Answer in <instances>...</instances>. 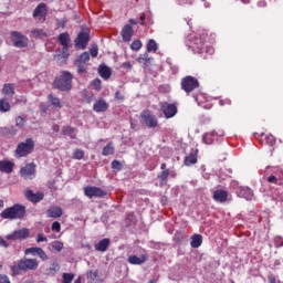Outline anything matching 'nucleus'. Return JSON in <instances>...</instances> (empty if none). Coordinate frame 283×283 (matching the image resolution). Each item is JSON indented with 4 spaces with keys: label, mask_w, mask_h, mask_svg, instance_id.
<instances>
[{
    "label": "nucleus",
    "mask_w": 283,
    "mask_h": 283,
    "mask_svg": "<svg viewBox=\"0 0 283 283\" xmlns=\"http://www.w3.org/2000/svg\"><path fill=\"white\" fill-rule=\"evenodd\" d=\"M12 275H21V271H36L39 269V260L23 258L18 261V264L12 265L11 268Z\"/></svg>",
    "instance_id": "nucleus-1"
},
{
    "label": "nucleus",
    "mask_w": 283,
    "mask_h": 283,
    "mask_svg": "<svg viewBox=\"0 0 283 283\" xmlns=\"http://www.w3.org/2000/svg\"><path fill=\"white\" fill-rule=\"evenodd\" d=\"M0 216L3 220H23L25 218V206L17 203L6 208Z\"/></svg>",
    "instance_id": "nucleus-2"
},
{
    "label": "nucleus",
    "mask_w": 283,
    "mask_h": 283,
    "mask_svg": "<svg viewBox=\"0 0 283 283\" xmlns=\"http://www.w3.org/2000/svg\"><path fill=\"white\" fill-rule=\"evenodd\" d=\"M74 75L69 71H63L59 77L53 82V87L60 92H70L72 90V81Z\"/></svg>",
    "instance_id": "nucleus-3"
},
{
    "label": "nucleus",
    "mask_w": 283,
    "mask_h": 283,
    "mask_svg": "<svg viewBox=\"0 0 283 283\" xmlns=\"http://www.w3.org/2000/svg\"><path fill=\"white\" fill-rule=\"evenodd\" d=\"M34 151V139L27 138L25 142H21L18 144L14 157L15 158H25V156H30Z\"/></svg>",
    "instance_id": "nucleus-4"
},
{
    "label": "nucleus",
    "mask_w": 283,
    "mask_h": 283,
    "mask_svg": "<svg viewBox=\"0 0 283 283\" xmlns=\"http://www.w3.org/2000/svg\"><path fill=\"white\" fill-rule=\"evenodd\" d=\"M180 85L181 90H184L186 94H191L193 90H198V87H200V82L198 81V78L191 75H187L186 77L181 78Z\"/></svg>",
    "instance_id": "nucleus-5"
},
{
    "label": "nucleus",
    "mask_w": 283,
    "mask_h": 283,
    "mask_svg": "<svg viewBox=\"0 0 283 283\" xmlns=\"http://www.w3.org/2000/svg\"><path fill=\"white\" fill-rule=\"evenodd\" d=\"M140 123L144 127H149V129L158 127V118L149 111H144L140 114Z\"/></svg>",
    "instance_id": "nucleus-6"
},
{
    "label": "nucleus",
    "mask_w": 283,
    "mask_h": 283,
    "mask_svg": "<svg viewBox=\"0 0 283 283\" xmlns=\"http://www.w3.org/2000/svg\"><path fill=\"white\" fill-rule=\"evenodd\" d=\"M74 65L78 74H87V65H90V53H82L75 61Z\"/></svg>",
    "instance_id": "nucleus-7"
},
{
    "label": "nucleus",
    "mask_w": 283,
    "mask_h": 283,
    "mask_svg": "<svg viewBox=\"0 0 283 283\" xmlns=\"http://www.w3.org/2000/svg\"><path fill=\"white\" fill-rule=\"evenodd\" d=\"M11 41L14 45V48H28V36L23 35V33L19 32V31H12L11 32Z\"/></svg>",
    "instance_id": "nucleus-8"
},
{
    "label": "nucleus",
    "mask_w": 283,
    "mask_h": 283,
    "mask_svg": "<svg viewBox=\"0 0 283 283\" xmlns=\"http://www.w3.org/2000/svg\"><path fill=\"white\" fill-rule=\"evenodd\" d=\"M160 111L163 112L165 118H174L178 114V106L176 104H169L167 102H161L159 104Z\"/></svg>",
    "instance_id": "nucleus-9"
},
{
    "label": "nucleus",
    "mask_w": 283,
    "mask_h": 283,
    "mask_svg": "<svg viewBox=\"0 0 283 283\" xmlns=\"http://www.w3.org/2000/svg\"><path fill=\"white\" fill-rule=\"evenodd\" d=\"M127 262L133 265L140 266L147 262V251L145 249H139V256L136 254H132L127 258Z\"/></svg>",
    "instance_id": "nucleus-10"
},
{
    "label": "nucleus",
    "mask_w": 283,
    "mask_h": 283,
    "mask_svg": "<svg viewBox=\"0 0 283 283\" xmlns=\"http://www.w3.org/2000/svg\"><path fill=\"white\" fill-rule=\"evenodd\" d=\"M188 46L191 48L193 52L200 53L205 50V40L200 38V35L190 36Z\"/></svg>",
    "instance_id": "nucleus-11"
},
{
    "label": "nucleus",
    "mask_w": 283,
    "mask_h": 283,
    "mask_svg": "<svg viewBox=\"0 0 283 283\" xmlns=\"http://www.w3.org/2000/svg\"><path fill=\"white\" fill-rule=\"evenodd\" d=\"M6 238L8 240H14V241L28 240V238H30V229L22 228L20 230H15L11 234H8Z\"/></svg>",
    "instance_id": "nucleus-12"
},
{
    "label": "nucleus",
    "mask_w": 283,
    "mask_h": 283,
    "mask_svg": "<svg viewBox=\"0 0 283 283\" xmlns=\"http://www.w3.org/2000/svg\"><path fill=\"white\" fill-rule=\"evenodd\" d=\"M84 193L87 198H105V196H107L105 190L92 186L84 188Z\"/></svg>",
    "instance_id": "nucleus-13"
},
{
    "label": "nucleus",
    "mask_w": 283,
    "mask_h": 283,
    "mask_svg": "<svg viewBox=\"0 0 283 283\" xmlns=\"http://www.w3.org/2000/svg\"><path fill=\"white\" fill-rule=\"evenodd\" d=\"M34 19H39L42 23L45 22V19L48 17V4L41 2L36 6V8L33 11Z\"/></svg>",
    "instance_id": "nucleus-14"
},
{
    "label": "nucleus",
    "mask_w": 283,
    "mask_h": 283,
    "mask_svg": "<svg viewBox=\"0 0 283 283\" xmlns=\"http://www.w3.org/2000/svg\"><path fill=\"white\" fill-rule=\"evenodd\" d=\"M36 174V165L33 163L25 165L20 169V176L24 178V180H32V176Z\"/></svg>",
    "instance_id": "nucleus-15"
},
{
    "label": "nucleus",
    "mask_w": 283,
    "mask_h": 283,
    "mask_svg": "<svg viewBox=\"0 0 283 283\" xmlns=\"http://www.w3.org/2000/svg\"><path fill=\"white\" fill-rule=\"evenodd\" d=\"M75 48H80L81 50H85L87 48V43H90V33L80 32L77 38L74 41Z\"/></svg>",
    "instance_id": "nucleus-16"
},
{
    "label": "nucleus",
    "mask_w": 283,
    "mask_h": 283,
    "mask_svg": "<svg viewBox=\"0 0 283 283\" xmlns=\"http://www.w3.org/2000/svg\"><path fill=\"white\" fill-rule=\"evenodd\" d=\"M24 196L27 200H29V202H33L34 205H36V202H41V200L45 198V195H43V192L34 193V191L32 190L24 191Z\"/></svg>",
    "instance_id": "nucleus-17"
},
{
    "label": "nucleus",
    "mask_w": 283,
    "mask_h": 283,
    "mask_svg": "<svg viewBox=\"0 0 283 283\" xmlns=\"http://www.w3.org/2000/svg\"><path fill=\"white\" fill-rule=\"evenodd\" d=\"M94 112L101 113V112H107L109 109V103H107L105 99L99 98L97 99L93 105Z\"/></svg>",
    "instance_id": "nucleus-18"
},
{
    "label": "nucleus",
    "mask_w": 283,
    "mask_h": 283,
    "mask_svg": "<svg viewBox=\"0 0 283 283\" xmlns=\"http://www.w3.org/2000/svg\"><path fill=\"white\" fill-rule=\"evenodd\" d=\"M186 167H191V165H196L198 163V149H192L188 156H186L184 160Z\"/></svg>",
    "instance_id": "nucleus-19"
},
{
    "label": "nucleus",
    "mask_w": 283,
    "mask_h": 283,
    "mask_svg": "<svg viewBox=\"0 0 283 283\" xmlns=\"http://www.w3.org/2000/svg\"><path fill=\"white\" fill-rule=\"evenodd\" d=\"M212 198L216 200V202H227L229 192L227 190L218 189L213 192Z\"/></svg>",
    "instance_id": "nucleus-20"
},
{
    "label": "nucleus",
    "mask_w": 283,
    "mask_h": 283,
    "mask_svg": "<svg viewBox=\"0 0 283 283\" xmlns=\"http://www.w3.org/2000/svg\"><path fill=\"white\" fill-rule=\"evenodd\" d=\"M14 170V163L10 160H0V171L2 174H12Z\"/></svg>",
    "instance_id": "nucleus-21"
},
{
    "label": "nucleus",
    "mask_w": 283,
    "mask_h": 283,
    "mask_svg": "<svg viewBox=\"0 0 283 283\" xmlns=\"http://www.w3.org/2000/svg\"><path fill=\"white\" fill-rule=\"evenodd\" d=\"M17 126H6L0 128V135L7 136L8 138H12V136H17L18 134Z\"/></svg>",
    "instance_id": "nucleus-22"
},
{
    "label": "nucleus",
    "mask_w": 283,
    "mask_h": 283,
    "mask_svg": "<svg viewBox=\"0 0 283 283\" xmlns=\"http://www.w3.org/2000/svg\"><path fill=\"white\" fill-rule=\"evenodd\" d=\"M122 39L123 41L129 42L132 41V36H134V29L132 28V25L126 24L123 29H122Z\"/></svg>",
    "instance_id": "nucleus-23"
},
{
    "label": "nucleus",
    "mask_w": 283,
    "mask_h": 283,
    "mask_svg": "<svg viewBox=\"0 0 283 283\" xmlns=\"http://www.w3.org/2000/svg\"><path fill=\"white\" fill-rule=\"evenodd\" d=\"M61 216H63V209H61V207L59 206L51 207L46 211L48 218H61Z\"/></svg>",
    "instance_id": "nucleus-24"
},
{
    "label": "nucleus",
    "mask_w": 283,
    "mask_h": 283,
    "mask_svg": "<svg viewBox=\"0 0 283 283\" xmlns=\"http://www.w3.org/2000/svg\"><path fill=\"white\" fill-rule=\"evenodd\" d=\"M109 244H111L109 239H103L98 243L95 244V251L105 253V251H107V249H109Z\"/></svg>",
    "instance_id": "nucleus-25"
},
{
    "label": "nucleus",
    "mask_w": 283,
    "mask_h": 283,
    "mask_svg": "<svg viewBox=\"0 0 283 283\" xmlns=\"http://www.w3.org/2000/svg\"><path fill=\"white\" fill-rule=\"evenodd\" d=\"M239 195L241 198H245V200H253V190L249 187H241L239 189Z\"/></svg>",
    "instance_id": "nucleus-26"
},
{
    "label": "nucleus",
    "mask_w": 283,
    "mask_h": 283,
    "mask_svg": "<svg viewBox=\"0 0 283 283\" xmlns=\"http://www.w3.org/2000/svg\"><path fill=\"white\" fill-rule=\"evenodd\" d=\"M63 136H70L72 140H76V128L72 126H64L62 128Z\"/></svg>",
    "instance_id": "nucleus-27"
},
{
    "label": "nucleus",
    "mask_w": 283,
    "mask_h": 283,
    "mask_svg": "<svg viewBox=\"0 0 283 283\" xmlns=\"http://www.w3.org/2000/svg\"><path fill=\"white\" fill-rule=\"evenodd\" d=\"M138 63H142L145 65V67H149L151 65V61H154V57H150L148 53H144L139 55L137 59Z\"/></svg>",
    "instance_id": "nucleus-28"
},
{
    "label": "nucleus",
    "mask_w": 283,
    "mask_h": 283,
    "mask_svg": "<svg viewBox=\"0 0 283 283\" xmlns=\"http://www.w3.org/2000/svg\"><path fill=\"white\" fill-rule=\"evenodd\" d=\"M2 94H4V96H9V98H12V96H14V84H4L2 87Z\"/></svg>",
    "instance_id": "nucleus-29"
},
{
    "label": "nucleus",
    "mask_w": 283,
    "mask_h": 283,
    "mask_svg": "<svg viewBox=\"0 0 283 283\" xmlns=\"http://www.w3.org/2000/svg\"><path fill=\"white\" fill-rule=\"evenodd\" d=\"M98 73L99 76H102V78L107 80L112 76V69H109V66L106 65H99Z\"/></svg>",
    "instance_id": "nucleus-30"
},
{
    "label": "nucleus",
    "mask_w": 283,
    "mask_h": 283,
    "mask_svg": "<svg viewBox=\"0 0 283 283\" xmlns=\"http://www.w3.org/2000/svg\"><path fill=\"white\" fill-rule=\"evenodd\" d=\"M59 271H61V265L59 264V262L54 261L53 263H51L50 268L46 269V275L54 276L56 275V273H59Z\"/></svg>",
    "instance_id": "nucleus-31"
},
{
    "label": "nucleus",
    "mask_w": 283,
    "mask_h": 283,
    "mask_svg": "<svg viewBox=\"0 0 283 283\" xmlns=\"http://www.w3.org/2000/svg\"><path fill=\"white\" fill-rule=\"evenodd\" d=\"M202 245V234H195L191 238L190 247L192 249H199Z\"/></svg>",
    "instance_id": "nucleus-32"
},
{
    "label": "nucleus",
    "mask_w": 283,
    "mask_h": 283,
    "mask_svg": "<svg viewBox=\"0 0 283 283\" xmlns=\"http://www.w3.org/2000/svg\"><path fill=\"white\" fill-rule=\"evenodd\" d=\"M48 101L55 109H61V107H63V105H61V99L52 94L48 95Z\"/></svg>",
    "instance_id": "nucleus-33"
},
{
    "label": "nucleus",
    "mask_w": 283,
    "mask_h": 283,
    "mask_svg": "<svg viewBox=\"0 0 283 283\" xmlns=\"http://www.w3.org/2000/svg\"><path fill=\"white\" fill-rule=\"evenodd\" d=\"M12 109V106L10 105V102L6 98L0 99V112L2 114H6Z\"/></svg>",
    "instance_id": "nucleus-34"
},
{
    "label": "nucleus",
    "mask_w": 283,
    "mask_h": 283,
    "mask_svg": "<svg viewBox=\"0 0 283 283\" xmlns=\"http://www.w3.org/2000/svg\"><path fill=\"white\" fill-rule=\"evenodd\" d=\"M57 41L59 43L61 44V46H67L70 45V34L69 33H61L59 36H57Z\"/></svg>",
    "instance_id": "nucleus-35"
},
{
    "label": "nucleus",
    "mask_w": 283,
    "mask_h": 283,
    "mask_svg": "<svg viewBox=\"0 0 283 283\" xmlns=\"http://www.w3.org/2000/svg\"><path fill=\"white\" fill-rule=\"evenodd\" d=\"M32 39H45L48 36V33L43 31V29H34L31 31Z\"/></svg>",
    "instance_id": "nucleus-36"
},
{
    "label": "nucleus",
    "mask_w": 283,
    "mask_h": 283,
    "mask_svg": "<svg viewBox=\"0 0 283 283\" xmlns=\"http://www.w3.org/2000/svg\"><path fill=\"white\" fill-rule=\"evenodd\" d=\"M116 149L114 148V144L108 143L102 150L103 156H114Z\"/></svg>",
    "instance_id": "nucleus-37"
},
{
    "label": "nucleus",
    "mask_w": 283,
    "mask_h": 283,
    "mask_svg": "<svg viewBox=\"0 0 283 283\" xmlns=\"http://www.w3.org/2000/svg\"><path fill=\"white\" fill-rule=\"evenodd\" d=\"M169 174H171L169 170H163L157 175L158 180L160 181V185H167V180L169 178Z\"/></svg>",
    "instance_id": "nucleus-38"
},
{
    "label": "nucleus",
    "mask_w": 283,
    "mask_h": 283,
    "mask_svg": "<svg viewBox=\"0 0 283 283\" xmlns=\"http://www.w3.org/2000/svg\"><path fill=\"white\" fill-rule=\"evenodd\" d=\"M213 140H216V133H207L203 135L202 142L206 145H213Z\"/></svg>",
    "instance_id": "nucleus-39"
},
{
    "label": "nucleus",
    "mask_w": 283,
    "mask_h": 283,
    "mask_svg": "<svg viewBox=\"0 0 283 283\" xmlns=\"http://www.w3.org/2000/svg\"><path fill=\"white\" fill-rule=\"evenodd\" d=\"M147 52H158V43H156V40L148 41Z\"/></svg>",
    "instance_id": "nucleus-40"
},
{
    "label": "nucleus",
    "mask_w": 283,
    "mask_h": 283,
    "mask_svg": "<svg viewBox=\"0 0 283 283\" xmlns=\"http://www.w3.org/2000/svg\"><path fill=\"white\" fill-rule=\"evenodd\" d=\"M74 273H63L62 274V283H72L74 282Z\"/></svg>",
    "instance_id": "nucleus-41"
},
{
    "label": "nucleus",
    "mask_w": 283,
    "mask_h": 283,
    "mask_svg": "<svg viewBox=\"0 0 283 283\" xmlns=\"http://www.w3.org/2000/svg\"><path fill=\"white\" fill-rule=\"evenodd\" d=\"M74 160H83L85 158V151L83 149H75L73 153Z\"/></svg>",
    "instance_id": "nucleus-42"
},
{
    "label": "nucleus",
    "mask_w": 283,
    "mask_h": 283,
    "mask_svg": "<svg viewBox=\"0 0 283 283\" xmlns=\"http://www.w3.org/2000/svg\"><path fill=\"white\" fill-rule=\"evenodd\" d=\"M15 127H18V129H23V127H25V117L23 116L15 117Z\"/></svg>",
    "instance_id": "nucleus-43"
},
{
    "label": "nucleus",
    "mask_w": 283,
    "mask_h": 283,
    "mask_svg": "<svg viewBox=\"0 0 283 283\" xmlns=\"http://www.w3.org/2000/svg\"><path fill=\"white\" fill-rule=\"evenodd\" d=\"M268 182H270V185H283V181L275 175L269 176Z\"/></svg>",
    "instance_id": "nucleus-44"
},
{
    "label": "nucleus",
    "mask_w": 283,
    "mask_h": 283,
    "mask_svg": "<svg viewBox=\"0 0 283 283\" xmlns=\"http://www.w3.org/2000/svg\"><path fill=\"white\" fill-rule=\"evenodd\" d=\"M50 247L53 249V251L61 252L63 251V242L61 241H53Z\"/></svg>",
    "instance_id": "nucleus-45"
},
{
    "label": "nucleus",
    "mask_w": 283,
    "mask_h": 283,
    "mask_svg": "<svg viewBox=\"0 0 283 283\" xmlns=\"http://www.w3.org/2000/svg\"><path fill=\"white\" fill-rule=\"evenodd\" d=\"M140 48H143V42H140V40H135L130 44V49L134 50L135 52H138V50H140Z\"/></svg>",
    "instance_id": "nucleus-46"
},
{
    "label": "nucleus",
    "mask_w": 283,
    "mask_h": 283,
    "mask_svg": "<svg viewBox=\"0 0 283 283\" xmlns=\"http://www.w3.org/2000/svg\"><path fill=\"white\" fill-rule=\"evenodd\" d=\"M41 248H29L24 250V255H38Z\"/></svg>",
    "instance_id": "nucleus-47"
},
{
    "label": "nucleus",
    "mask_w": 283,
    "mask_h": 283,
    "mask_svg": "<svg viewBox=\"0 0 283 283\" xmlns=\"http://www.w3.org/2000/svg\"><path fill=\"white\" fill-rule=\"evenodd\" d=\"M265 143H266V145H269L270 147H273V145H275V136H273V135H266V136H265Z\"/></svg>",
    "instance_id": "nucleus-48"
},
{
    "label": "nucleus",
    "mask_w": 283,
    "mask_h": 283,
    "mask_svg": "<svg viewBox=\"0 0 283 283\" xmlns=\"http://www.w3.org/2000/svg\"><path fill=\"white\" fill-rule=\"evenodd\" d=\"M61 57L62 59H70V45L62 48Z\"/></svg>",
    "instance_id": "nucleus-49"
},
{
    "label": "nucleus",
    "mask_w": 283,
    "mask_h": 283,
    "mask_svg": "<svg viewBox=\"0 0 283 283\" xmlns=\"http://www.w3.org/2000/svg\"><path fill=\"white\" fill-rule=\"evenodd\" d=\"M51 229L56 233H61V223L59 221L53 222Z\"/></svg>",
    "instance_id": "nucleus-50"
},
{
    "label": "nucleus",
    "mask_w": 283,
    "mask_h": 283,
    "mask_svg": "<svg viewBox=\"0 0 283 283\" xmlns=\"http://www.w3.org/2000/svg\"><path fill=\"white\" fill-rule=\"evenodd\" d=\"M38 255L40 256V259L43 260V262H45V260H48V254L45 253V251L43 249L40 248V250L38 251Z\"/></svg>",
    "instance_id": "nucleus-51"
},
{
    "label": "nucleus",
    "mask_w": 283,
    "mask_h": 283,
    "mask_svg": "<svg viewBox=\"0 0 283 283\" xmlns=\"http://www.w3.org/2000/svg\"><path fill=\"white\" fill-rule=\"evenodd\" d=\"M91 56H93V59H96V56H98V46L91 48Z\"/></svg>",
    "instance_id": "nucleus-52"
},
{
    "label": "nucleus",
    "mask_w": 283,
    "mask_h": 283,
    "mask_svg": "<svg viewBox=\"0 0 283 283\" xmlns=\"http://www.w3.org/2000/svg\"><path fill=\"white\" fill-rule=\"evenodd\" d=\"M87 277H90V280H96V277H98V271H90Z\"/></svg>",
    "instance_id": "nucleus-53"
},
{
    "label": "nucleus",
    "mask_w": 283,
    "mask_h": 283,
    "mask_svg": "<svg viewBox=\"0 0 283 283\" xmlns=\"http://www.w3.org/2000/svg\"><path fill=\"white\" fill-rule=\"evenodd\" d=\"M274 242H275V247H283V238L282 237H275Z\"/></svg>",
    "instance_id": "nucleus-54"
},
{
    "label": "nucleus",
    "mask_w": 283,
    "mask_h": 283,
    "mask_svg": "<svg viewBox=\"0 0 283 283\" xmlns=\"http://www.w3.org/2000/svg\"><path fill=\"white\" fill-rule=\"evenodd\" d=\"M36 242H48V238L43 233L36 235Z\"/></svg>",
    "instance_id": "nucleus-55"
},
{
    "label": "nucleus",
    "mask_w": 283,
    "mask_h": 283,
    "mask_svg": "<svg viewBox=\"0 0 283 283\" xmlns=\"http://www.w3.org/2000/svg\"><path fill=\"white\" fill-rule=\"evenodd\" d=\"M219 105H220L221 107H224V105H231V99H230V98L220 99V101H219Z\"/></svg>",
    "instance_id": "nucleus-56"
},
{
    "label": "nucleus",
    "mask_w": 283,
    "mask_h": 283,
    "mask_svg": "<svg viewBox=\"0 0 283 283\" xmlns=\"http://www.w3.org/2000/svg\"><path fill=\"white\" fill-rule=\"evenodd\" d=\"M111 165H112V169H118V170H120V161H118V160H113Z\"/></svg>",
    "instance_id": "nucleus-57"
},
{
    "label": "nucleus",
    "mask_w": 283,
    "mask_h": 283,
    "mask_svg": "<svg viewBox=\"0 0 283 283\" xmlns=\"http://www.w3.org/2000/svg\"><path fill=\"white\" fill-rule=\"evenodd\" d=\"M115 98H116L117 101H125V95H123V93H120V91H117V92L115 93Z\"/></svg>",
    "instance_id": "nucleus-58"
},
{
    "label": "nucleus",
    "mask_w": 283,
    "mask_h": 283,
    "mask_svg": "<svg viewBox=\"0 0 283 283\" xmlns=\"http://www.w3.org/2000/svg\"><path fill=\"white\" fill-rule=\"evenodd\" d=\"M40 109L41 112H43V114H48V111L50 109V107L45 103H42L40 104Z\"/></svg>",
    "instance_id": "nucleus-59"
},
{
    "label": "nucleus",
    "mask_w": 283,
    "mask_h": 283,
    "mask_svg": "<svg viewBox=\"0 0 283 283\" xmlns=\"http://www.w3.org/2000/svg\"><path fill=\"white\" fill-rule=\"evenodd\" d=\"M93 86L95 87V90L99 91L101 90V80L95 78L93 81Z\"/></svg>",
    "instance_id": "nucleus-60"
},
{
    "label": "nucleus",
    "mask_w": 283,
    "mask_h": 283,
    "mask_svg": "<svg viewBox=\"0 0 283 283\" xmlns=\"http://www.w3.org/2000/svg\"><path fill=\"white\" fill-rule=\"evenodd\" d=\"M0 283H10V279L7 275L0 274Z\"/></svg>",
    "instance_id": "nucleus-61"
},
{
    "label": "nucleus",
    "mask_w": 283,
    "mask_h": 283,
    "mask_svg": "<svg viewBox=\"0 0 283 283\" xmlns=\"http://www.w3.org/2000/svg\"><path fill=\"white\" fill-rule=\"evenodd\" d=\"M0 247L8 249V247H10V244H8V241H4L3 238L0 237Z\"/></svg>",
    "instance_id": "nucleus-62"
},
{
    "label": "nucleus",
    "mask_w": 283,
    "mask_h": 283,
    "mask_svg": "<svg viewBox=\"0 0 283 283\" xmlns=\"http://www.w3.org/2000/svg\"><path fill=\"white\" fill-rule=\"evenodd\" d=\"M122 67H124V70H132V63H129V62H124V63L122 64Z\"/></svg>",
    "instance_id": "nucleus-63"
},
{
    "label": "nucleus",
    "mask_w": 283,
    "mask_h": 283,
    "mask_svg": "<svg viewBox=\"0 0 283 283\" xmlns=\"http://www.w3.org/2000/svg\"><path fill=\"white\" fill-rule=\"evenodd\" d=\"M268 280H269V283H277L275 280V276L273 275L269 276Z\"/></svg>",
    "instance_id": "nucleus-64"
}]
</instances>
